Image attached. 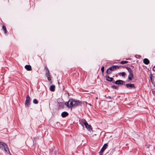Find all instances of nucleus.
<instances>
[{"label": "nucleus", "mask_w": 155, "mask_h": 155, "mask_svg": "<svg viewBox=\"0 0 155 155\" xmlns=\"http://www.w3.org/2000/svg\"><path fill=\"white\" fill-rule=\"evenodd\" d=\"M82 104L81 101H76L73 99H70L68 102H66L65 105L68 108H72L81 105Z\"/></svg>", "instance_id": "1"}, {"label": "nucleus", "mask_w": 155, "mask_h": 155, "mask_svg": "<svg viewBox=\"0 0 155 155\" xmlns=\"http://www.w3.org/2000/svg\"><path fill=\"white\" fill-rule=\"evenodd\" d=\"M0 149L4 150L6 153L8 154H10V151L7 147V145L5 143L0 142Z\"/></svg>", "instance_id": "2"}, {"label": "nucleus", "mask_w": 155, "mask_h": 155, "mask_svg": "<svg viewBox=\"0 0 155 155\" xmlns=\"http://www.w3.org/2000/svg\"><path fill=\"white\" fill-rule=\"evenodd\" d=\"M30 98L28 95L26 97V99L25 103V105L26 107H28L30 105Z\"/></svg>", "instance_id": "3"}, {"label": "nucleus", "mask_w": 155, "mask_h": 155, "mask_svg": "<svg viewBox=\"0 0 155 155\" xmlns=\"http://www.w3.org/2000/svg\"><path fill=\"white\" fill-rule=\"evenodd\" d=\"M126 86L127 88L131 89L135 88L134 84H126Z\"/></svg>", "instance_id": "4"}, {"label": "nucleus", "mask_w": 155, "mask_h": 155, "mask_svg": "<svg viewBox=\"0 0 155 155\" xmlns=\"http://www.w3.org/2000/svg\"><path fill=\"white\" fill-rule=\"evenodd\" d=\"M80 123L81 125L83 127L84 125H85V124L87 123L86 120L84 119H80L79 120Z\"/></svg>", "instance_id": "5"}, {"label": "nucleus", "mask_w": 155, "mask_h": 155, "mask_svg": "<svg viewBox=\"0 0 155 155\" xmlns=\"http://www.w3.org/2000/svg\"><path fill=\"white\" fill-rule=\"evenodd\" d=\"M109 68L112 71H114L117 69H119V66L117 65H113L109 67Z\"/></svg>", "instance_id": "6"}, {"label": "nucleus", "mask_w": 155, "mask_h": 155, "mask_svg": "<svg viewBox=\"0 0 155 155\" xmlns=\"http://www.w3.org/2000/svg\"><path fill=\"white\" fill-rule=\"evenodd\" d=\"M124 81L121 80H118L115 82V83L117 84L122 85L123 84Z\"/></svg>", "instance_id": "7"}, {"label": "nucleus", "mask_w": 155, "mask_h": 155, "mask_svg": "<svg viewBox=\"0 0 155 155\" xmlns=\"http://www.w3.org/2000/svg\"><path fill=\"white\" fill-rule=\"evenodd\" d=\"M85 127L88 130L90 131L92 130L91 126L88 124L87 123L85 124Z\"/></svg>", "instance_id": "8"}, {"label": "nucleus", "mask_w": 155, "mask_h": 155, "mask_svg": "<svg viewBox=\"0 0 155 155\" xmlns=\"http://www.w3.org/2000/svg\"><path fill=\"white\" fill-rule=\"evenodd\" d=\"M25 68L28 71H30L31 70V67L30 65H26L25 67Z\"/></svg>", "instance_id": "9"}, {"label": "nucleus", "mask_w": 155, "mask_h": 155, "mask_svg": "<svg viewBox=\"0 0 155 155\" xmlns=\"http://www.w3.org/2000/svg\"><path fill=\"white\" fill-rule=\"evenodd\" d=\"M68 113L66 111L63 112L61 114V116L63 117H65L68 116Z\"/></svg>", "instance_id": "10"}, {"label": "nucleus", "mask_w": 155, "mask_h": 155, "mask_svg": "<svg viewBox=\"0 0 155 155\" xmlns=\"http://www.w3.org/2000/svg\"><path fill=\"white\" fill-rule=\"evenodd\" d=\"M133 78V75L132 73H130L129 74L128 76V79L130 80H131Z\"/></svg>", "instance_id": "11"}, {"label": "nucleus", "mask_w": 155, "mask_h": 155, "mask_svg": "<svg viewBox=\"0 0 155 155\" xmlns=\"http://www.w3.org/2000/svg\"><path fill=\"white\" fill-rule=\"evenodd\" d=\"M143 62L146 64H148L149 63V61L147 58H144L143 60Z\"/></svg>", "instance_id": "12"}, {"label": "nucleus", "mask_w": 155, "mask_h": 155, "mask_svg": "<svg viewBox=\"0 0 155 155\" xmlns=\"http://www.w3.org/2000/svg\"><path fill=\"white\" fill-rule=\"evenodd\" d=\"M55 86L54 85H52L50 86V90L52 91H54L55 90Z\"/></svg>", "instance_id": "13"}, {"label": "nucleus", "mask_w": 155, "mask_h": 155, "mask_svg": "<svg viewBox=\"0 0 155 155\" xmlns=\"http://www.w3.org/2000/svg\"><path fill=\"white\" fill-rule=\"evenodd\" d=\"M106 79L107 80V81H109L111 82L113 80V78H110L108 76H106Z\"/></svg>", "instance_id": "14"}, {"label": "nucleus", "mask_w": 155, "mask_h": 155, "mask_svg": "<svg viewBox=\"0 0 155 155\" xmlns=\"http://www.w3.org/2000/svg\"><path fill=\"white\" fill-rule=\"evenodd\" d=\"M2 29L3 30L5 34V35H7V31H6V27H5V26H4V25H3L2 26Z\"/></svg>", "instance_id": "15"}, {"label": "nucleus", "mask_w": 155, "mask_h": 155, "mask_svg": "<svg viewBox=\"0 0 155 155\" xmlns=\"http://www.w3.org/2000/svg\"><path fill=\"white\" fill-rule=\"evenodd\" d=\"M46 74L47 75V77H49L50 76V75H49V70L47 68V67H46Z\"/></svg>", "instance_id": "16"}, {"label": "nucleus", "mask_w": 155, "mask_h": 155, "mask_svg": "<svg viewBox=\"0 0 155 155\" xmlns=\"http://www.w3.org/2000/svg\"><path fill=\"white\" fill-rule=\"evenodd\" d=\"M118 74L119 76H122L123 77L125 75L126 73L125 72H123L118 73Z\"/></svg>", "instance_id": "17"}, {"label": "nucleus", "mask_w": 155, "mask_h": 155, "mask_svg": "<svg viewBox=\"0 0 155 155\" xmlns=\"http://www.w3.org/2000/svg\"><path fill=\"white\" fill-rule=\"evenodd\" d=\"M112 71L109 68L106 71V73L108 74H110L111 73Z\"/></svg>", "instance_id": "18"}, {"label": "nucleus", "mask_w": 155, "mask_h": 155, "mask_svg": "<svg viewBox=\"0 0 155 155\" xmlns=\"http://www.w3.org/2000/svg\"><path fill=\"white\" fill-rule=\"evenodd\" d=\"M126 68L127 70H128V72L130 73H132V71L131 69L129 67H127Z\"/></svg>", "instance_id": "19"}, {"label": "nucleus", "mask_w": 155, "mask_h": 155, "mask_svg": "<svg viewBox=\"0 0 155 155\" xmlns=\"http://www.w3.org/2000/svg\"><path fill=\"white\" fill-rule=\"evenodd\" d=\"M107 146H108L107 144V143H105L104 144L102 148L103 149H104V150H105L107 148Z\"/></svg>", "instance_id": "20"}, {"label": "nucleus", "mask_w": 155, "mask_h": 155, "mask_svg": "<svg viewBox=\"0 0 155 155\" xmlns=\"http://www.w3.org/2000/svg\"><path fill=\"white\" fill-rule=\"evenodd\" d=\"M33 102L35 104H37L38 103V101L37 100L35 99H34L33 100Z\"/></svg>", "instance_id": "21"}, {"label": "nucleus", "mask_w": 155, "mask_h": 155, "mask_svg": "<svg viewBox=\"0 0 155 155\" xmlns=\"http://www.w3.org/2000/svg\"><path fill=\"white\" fill-rule=\"evenodd\" d=\"M105 150H104V149H103V148H102L100 150V151L99 153H100V155H101V153H102Z\"/></svg>", "instance_id": "22"}, {"label": "nucleus", "mask_w": 155, "mask_h": 155, "mask_svg": "<svg viewBox=\"0 0 155 155\" xmlns=\"http://www.w3.org/2000/svg\"><path fill=\"white\" fill-rule=\"evenodd\" d=\"M127 62H128L127 61H122L120 62V63L121 64H124L127 63Z\"/></svg>", "instance_id": "23"}, {"label": "nucleus", "mask_w": 155, "mask_h": 155, "mask_svg": "<svg viewBox=\"0 0 155 155\" xmlns=\"http://www.w3.org/2000/svg\"><path fill=\"white\" fill-rule=\"evenodd\" d=\"M101 71H102V73L104 72V66H102L101 68Z\"/></svg>", "instance_id": "24"}, {"label": "nucleus", "mask_w": 155, "mask_h": 155, "mask_svg": "<svg viewBox=\"0 0 155 155\" xmlns=\"http://www.w3.org/2000/svg\"><path fill=\"white\" fill-rule=\"evenodd\" d=\"M112 87L113 88L115 89H117L118 87L116 86H112Z\"/></svg>", "instance_id": "25"}, {"label": "nucleus", "mask_w": 155, "mask_h": 155, "mask_svg": "<svg viewBox=\"0 0 155 155\" xmlns=\"http://www.w3.org/2000/svg\"><path fill=\"white\" fill-rule=\"evenodd\" d=\"M111 98V97L110 96H108L107 97L106 99H110Z\"/></svg>", "instance_id": "26"}, {"label": "nucleus", "mask_w": 155, "mask_h": 155, "mask_svg": "<svg viewBox=\"0 0 155 155\" xmlns=\"http://www.w3.org/2000/svg\"><path fill=\"white\" fill-rule=\"evenodd\" d=\"M153 70L154 71H155V65L154 66L153 68Z\"/></svg>", "instance_id": "27"}]
</instances>
